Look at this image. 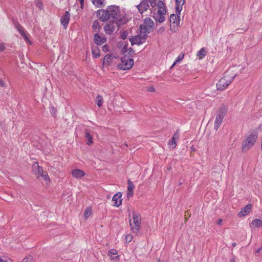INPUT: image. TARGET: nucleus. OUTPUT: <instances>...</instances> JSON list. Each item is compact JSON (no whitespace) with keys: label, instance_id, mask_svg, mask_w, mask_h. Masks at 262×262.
<instances>
[{"label":"nucleus","instance_id":"nucleus-30","mask_svg":"<svg viewBox=\"0 0 262 262\" xmlns=\"http://www.w3.org/2000/svg\"><path fill=\"white\" fill-rule=\"evenodd\" d=\"M96 103L97 104V105L99 107H101L102 105V104H103V98H102V97L101 95H98L96 97Z\"/></svg>","mask_w":262,"mask_h":262},{"label":"nucleus","instance_id":"nucleus-4","mask_svg":"<svg viewBox=\"0 0 262 262\" xmlns=\"http://www.w3.org/2000/svg\"><path fill=\"white\" fill-rule=\"evenodd\" d=\"M235 76L231 78H228L227 76H225L221 78L218 82L216 83V89L219 91H223L229 85L230 83L233 81Z\"/></svg>","mask_w":262,"mask_h":262},{"label":"nucleus","instance_id":"nucleus-55","mask_svg":"<svg viewBox=\"0 0 262 262\" xmlns=\"http://www.w3.org/2000/svg\"><path fill=\"white\" fill-rule=\"evenodd\" d=\"M165 30V28L164 27H161L158 30V33H162V32H163Z\"/></svg>","mask_w":262,"mask_h":262},{"label":"nucleus","instance_id":"nucleus-12","mask_svg":"<svg viewBox=\"0 0 262 262\" xmlns=\"http://www.w3.org/2000/svg\"><path fill=\"white\" fill-rule=\"evenodd\" d=\"M70 14L69 11H66L64 14L60 17L61 24L64 27V28H67L68 26L70 20Z\"/></svg>","mask_w":262,"mask_h":262},{"label":"nucleus","instance_id":"nucleus-57","mask_svg":"<svg viewBox=\"0 0 262 262\" xmlns=\"http://www.w3.org/2000/svg\"><path fill=\"white\" fill-rule=\"evenodd\" d=\"M246 30H247V29H240V28H238L236 30V31H237V33H241V31H243L244 32Z\"/></svg>","mask_w":262,"mask_h":262},{"label":"nucleus","instance_id":"nucleus-7","mask_svg":"<svg viewBox=\"0 0 262 262\" xmlns=\"http://www.w3.org/2000/svg\"><path fill=\"white\" fill-rule=\"evenodd\" d=\"M107 10L109 13L110 17L113 18H117V16L120 13L119 7L116 5L108 6Z\"/></svg>","mask_w":262,"mask_h":262},{"label":"nucleus","instance_id":"nucleus-25","mask_svg":"<svg viewBox=\"0 0 262 262\" xmlns=\"http://www.w3.org/2000/svg\"><path fill=\"white\" fill-rule=\"evenodd\" d=\"M112 62V56L110 54H106L103 58V64L109 66Z\"/></svg>","mask_w":262,"mask_h":262},{"label":"nucleus","instance_id":"nucleus-18","mask_svg":"<svg viewBox=\"0 0 262 262\" xmlns=\"http://www.w3.org/2000/svg\"><path fill=\"white\" fill-rule=\"evenodd\" d=\"M127 42L120 41L118 43L117 47L119 49H121V53L125 55L127 52Z\"/></svg>","mask_w":262,"mask_h":262},{"label":"nucleus","instance_id":"nucleus-26","mask_svg":"<svg viewBox=\"0 0 262 262\" xmlns=\"http://www.w3.org/2000/svg\"><path fill=\"white\" fill-rule=\"evenodd\" d=\"M223 121V119L220 118H218L216 117L215 120L214 122V128L215 130H217L220 127L221 124H222Z\"/></svg>","mask_w":262,"mask_h":262},{"label":"nucleus","instance_id":"nucleus-23","mask_svg":"<svg viewBox=\"0 0 262 262\" xmlns=\"http://www.w3.org/2000/svg\"><path fill=\"white\" fill-rule=\"evenodd\" d=\"M92 29L94 30V31L97 33L100 32L101 29V26L99 25V21L98 20H95L92 25Z\"/></svg>","mask_w":262,"mask_h":262},{"label":"nucleus","instance_id":"nucleus-56","mask_svg":"<svg viewBox=\"0 0 262 262\" xmlns=\"http://www.w3.org/2000/svg\"><path fill=\"white\" fill-rule=\"evenodd\" d=\"M78 1L80 2L81 8L82 9L83 8V6H84V0H78Z\"/></svg>","mask_w":262,"mask_h":262},{"label":"nucleus","instance_id":"nucleus-9","mask_svg":"<svg viewBox=\"0 0 262 262\" xmlns=\"http://www.w3.org/2000/svg\"><path fill=\"white\" fill-rule=\"evenodd\" d=\"M141 14L147 10L149 7L148 0H141L140 3L136 6Z\"/></svg>","mask_w":262,"mask_h":262},{"label":"nucleus","instance_id":"nucleus-63","mask_svg":"<svg viewBox=\"0 0 262 262\" xmlns=\"http://www.w3.org/2000/svg\"><path fill=\"white\" fill-rule=\"evenodd\" d=\"M232 246L233 247H235L236 246V243H233L232 244Z\"/></svg>","mask_w":262,"mask_h":262},{"label":"nucleus","instance_id":"nucleus-51","mask_svg":"<svg viewBox=\"0 0 262 262\" xmlns=\"http://www.w3.org/2000/svg\"><path fill=\"white\" fill-rule=\"evenodd\" d=\"M6 49V47L4 43H0V52H2L4 51Z\"/></svg>","mask_w":262,"mask_h":262},{"label":"nucleus","instance_id":"nucleus-59","mask_svg":"<svg viewBox=\"0 0 262 262\" xmlns=\"http://www.w3.org/2000/svg\"><path fill=\"white\" fill-rule=\"evenodd\" d=\"M261 250H262V248L261 247L259 248L257 250H256L255 253H259L261 251Z\"/></svg>","mask_w":262,"mask_h":262},{"label":"nucleus","instance_id":"nucleus-3","mask_svg":"<svg viewBox=\"0 0 262 262\" xmlns=\"http://www.w3.org/2000/svg\"><path fill=\"white\" fill-rule=\"evenodd\" d=\"M127 54L123 55V57H121L120 60L121 63L117 65V68L119 70H127L130 69L134 65V60L132 58H128Z\"/></svg>","mask_w":262,"mask_h":262},{"label":"nucleus","instance_id":"nucleus-2","mask_svg":"<svg viewBox=\"0 0 262 262\" xmlns=\"http://www.w3.org/2000/svg\"><path fill=\"white\" fill-rule=\"evenodd\" d=\"M154 23L149 17H146L144 20V24L140 25L139 32L142 33H150L154 29Z\"/></svg>","mask_w":262,"mask_h":262},{"label":"nucleus","instance_id":"nucleus-54","mask_svg":"<svg viewBox=\"0 0 262 262\" xmlns=\"http://www.w3.org/2000/svg\"><path fill=\"white\" fill-rule=\"evenodd\" d=\"M126 240L128 242H130L132 240V236L128 235L126 236Z\"/></svg>","mask_w":262,"mask_h":262},{"label":"nucleus","instance_id":"nucleus-46","mask_svg":"<svg viewBox=\"0 0 262 262\" xmlns=\"http://www.w3.org/2000/svg\"><path fill=\"white\" fill-rule=\"evenodd\" d=\"M184 54H181V55H179V56L177 57L176 60V62H179L181 60H182L183 58H184Z\"/></svg>","mask_w":262,"mask_h":262},{"label":"nucleus","instance_id":"nucleus-6","mask_svg":"<svg viewBox=\"0 0 262 262\" xmlns=\"http://www.w3.org/2000/svg\"><path fill=\"white\" fill-rule=\"evenodd\" d=\"M166 7H164L163 10H158L157 13L154 16V18L156 21H158L160 23H162L165 20V17L164 15L166 13Z\"/></svg>","mask_w":262,"mask_h":262},{"label":"nucleus","instance_id":"nucleus-41","mask_svg":"<svg viewBox=\"0 0 262 262\" xmlns=\"http://www.w3.org/2000/svg\"><path fill=\"white\" fill-rule=\"evenodd\" d=\"M185 3V0H176V6H182Z\"/></svg>","mask_w":262,"mask_h":262},{"label":"nucleus","instance_id":"nucleus-38","mask_svg":"<svg viewBox=\"0 0 262 262\" xmlns=\"http://www.w3.org/2000/svg\"><path fill=\"white\" fill-rule=\"evenodd\" d=\"M50 112L51 114H52V115L54 117H56V112H57V110H56V108H55L53 106H51L50 107Z\"/></svg>","mask_w":262,"mask_h":262},{"label":"nucleus","instance_id":"nucleus-64","mask_svg":"<svg viewBox=\"0 0 262 262\" xmlns=\"http://www.w3.org/2000/svg\"><path fill=\"white\" fill-rule=\"evenodd\" d=\"M231 262H235V259L234 258H232L231 260Z\"/></svg>","mask_w":262,"mask_h":262},{"label":"nucleus","instance_id":"nucleus-62","mask_svg":"<svg viewBox=\"0 0 262 262\" xmlns=\"http://www.w3.org/2000/svg\"><path fill=\"white\" fill-rule=\"evenodd\" d=\"M0 262H7V260H4L2 258L0 257Z\"/></svg>","mask_w":262,"mask_h":262},{"label":"nucleus","instance_id":"nucleus-34","mask_svg":"<svg viewBox=\"0 0 262 262\" xmlns=\"http://www.w3.org/2000/svg\"><path fill=\"white\" fill-rule=\"evenodd\" d=\"M92 209L91 208H88L86 209L84 212V216L85 219H88L92 213Z\"/></svg>","mask_w":262,"mask_h":262},{"label":"nucleus","instance_id":"nucleus-47","mask_svg":"<svg viewBox=\"0 0 262 262\" xmlns=\"http://www.w3.org/2000/svg\"><path fill=\"white\" fill-rule=\"evenodd\" d=\"M174 140H177L179 138V132L177 130L173 135L172 137Z\"/></svg>","mask_w":262,"mask_h":262},{"label":"nucleus","instance_id":"nucleus-45","mask_svg":"<svg viewBox=\"0 0 262 262\" xmlns=\"http://www.w3.org/2000/svg\"><path fill=\"white\" fill-rule=\"evenodd\" d=\"M102 51L104 52H107L109 51V48H110V47L108 45H104L103 47H102Z\"/></svg>","mask_w":262,"mask_h":262},{"label":"nucleus","instance_id":"nucleus-8","mask_svg":"<svg viewBox=\"0 0 262 262\" xmlns=\"http://www.w3.org/2000/svg\"><path fill=\"white\" fill-rule=\"evenodd\" d=\"M14 25L17 31L23 37L25 40H28V37L27 36L26 31L25 30L23 27L17 21H14Z\"/></svg>","mask_w":262,"mask_h":262},{"label":"nucleus","instance_id":"nucleus-50","mask_svg":"<svg viewBox=\"0 0 262 262\" xmlns=\"http://www.w3.org/2000/svg\"><path fill=\"white\" fill-rule=\"evenodd\" d=\"M6 85V82L2 79H0V86L3 88V87H5Z\"/></svg>","mask_w":262,"mask_h":262},{"label":"nucleus","instance_id":"nucleus-15","mask_svg":"<svg viewBox=\"0 0 262 262\" xmlns=\"http://www.w3.org/2000/svg\"><path fill=\"white\" fill-rule=\"evenodd\" d=\"M94 41L97 45L100 46L106 41V38L101 37L98 33H96L94 35Z\"/></svg>","mask_w":262,"mask_h":262},{"label":"nucleus","instance_id":"nucleus-58","mask_svg":"<svg viewBox=\"0 0 262 262\" xmlns=\"http://www.w3.org/2000/svg\"><path fill=\"white\" fill-rule=\"evenodd\" d=\"M148 91L149 92H154L155 91V89L154 87L151 86V87H149L148 89Z\"/></svg>","mask_w":262,"mask_h":262},{"label":"nucleus","instance_id":"nucleus-49","mask_svg":"<svg viewBox=\"0 0 262 262\" xmlns=\"http://www.w3.org/2000/svg\"><path fill=\"white\" fill-rule=\"evenodd\" d=\"M127 51H128V53L127 54L129 55L133 54L135 52L134 49L132 48H130L128 49H127Z\"/></svg>","mask_w":262,"mask_h":262},{"label":"nucleus","instance_id":"nucleus-53","mask_svg":"<svg viewBox=\"0 0 262 262\" xmlns=\"http://www.w3.org/2000/svg\"><path fill=\"white\" fill-rule=\"evenodd\" d=\"M147 33H144L143 35H141V34H139V35L140 36V38H141V40H144L145 39H146L147 37V35L146 34Z\"/></svg>","mask_w":262,"mask_h":262},{"label":"nucleus","instance_id":"nucleus-37","mask_svg":"<svg viewBox=\"0 0 262 262\" xmlns=\"http://www.w3.org/2000/svg\"><path fill=\"white\" fill-rule=\"evenodd\" d=\"M133 221H141L140 214L134 212L133 213Z\"/></svg>","mask_w":262,"mask_h":262},{"label":"nucleus","instance_id":"nucleus-32","mask_svg":"<svg viewBox=\"0 0 262 262\" xmlns=\"http://www.w3.org/2000/svg\"><path fill=\"white\" fill-rule=\"evenodd\" d=\"M127 191H134V189L135 188V186L133 183L129 179L127 180Z\"/></svg>","mask_w":262,"mask_h":262},{"label":"nucleus","instance_id":"nucleus-13","mask_svg":"<svg viewBox=\"0 0 262 262\" xmlns=\"http://www.w3.org/2000/svg\"><path fill=\"white\" fill-rule=\"evenodd\" d=\"M252 205L251 204H247L246 206L242 208L241 211L238 213L239 217H244L248 214L252 209Z\"/></svg>","mask_w":262,"mask_h":262},{"label":"nucleus","instance_id":"nucleus-1","mask_svg":"<svg viewBox=\"0 0 262 262\" xmlns=\"http://www.w3.org/2000/svg\"><path fill=\"white\" fill-rule=\"evenodd\" d=\"M258 137L257 132L254 130L251 135L247 136L243 143L242 150H247L253 146L256 141Z\"/></svg>","mask_w":262,"mask_h":262},{"label":"nucleus","instance_id":"nucleus-11","mask_svg":"<svg viewBox=\"0 0 262 262\" xmlns=\"http://www.w3.org/2000/svg\"><path fill=\"white\" fill-rule=\"evenodd\" d=\"M115 20L110 21L108 24H106L103 29L106 34H111L115 30V27L114 25Z\"/></svg>","mask_w":262,"mask_h":262},{"label":"nucleus","instance_id":"nucleus-16","mask_svg":"<svg viewBox=\"0 0 262 262\" xmlns=\"http://www.w3.org/2000/svg\"><path fill=\"white\" fill-rule=\"evenodd\" d=\"M129 40L131 42L132 46H134V45H140L144 42V41H141L140 36L138 35L130 36Z\"/></svg>","mask_w":262,"mask_h":262},{"label":"nucleus","instance_id":"nucleus-29","mask_svg":"<svg viewBox=\"0 0 262 262\" xmlns=\"http://www.w3.org/2000/svg\"><path fill=\"white\" fill-rule=\"evenodd\" d=\"M104 0H92L93 4L97 8H99L103 5Z\"/></svg>","mask_w":262,"mask_h":262},{"label":"nucleus","instance_id":"nucleus-42","mask_svg":"<svg viewBox=\"0 0 262 262\" xmlns=\"http://www.w3.org/2000/svg\"><path fill=\"white\" fill-rule=\"evenodd\" d=\"M117 251L115 249H111L108 251V255L111 257H112L113 255L117 254Z\"/></svg>","mask_w":262,"mask_h":262},{"label":"nucleus","instance_id":"nucleus-48","mask_svg":"<svg viewBox=\"0 0 262 262\" xmlns=\"http://www.w3.org/2000/svg\"><path fill=\"white\" fill-rule=\"evenodd\" d=\"M133 194H134V191H127V194H126L127 198L129 199V198L133 196Z\"/></svg>","mask_w":262,"mask_h":262},{"label":"nucleus","instance_id":"nucleus-10","mask_svg":"<svg viewBox=\"0 0 262 262\" xmlns=\"http://www.w3.org/2000/svg\"><path fill=\"white\" fill-rule=\"evenodd\" d=\"M141 221H133V223L132 221L129 220V225L130 226L131 230L133 233L138 234L140 232Z\"/></svg>","mask_w":262,"mask_h":262},{"label":"nucleus","instance_id":"nucleus-21","mask_svg":"<svg viewBox=\"0 0 262 262\" xmlns=\"http://www.w3.org/2000/svg\"><path fill=\"white\" fill-rule=\"evenodd\" d=\"M116 19V20L115 21V23L118 27H120L121 26L127 24L128 21L127 19L125 17V16L120 18H118L117 17V18Z\"/></svg>","mask_w":262,"mask_h":262},{"label":"nucleus","instance_id":"nucleus-40","mask_svg":"<svg viewBox=\"0 0 262 262\" xmlns=\"http://www.w3.org/2000/svg\"><path fill=\"white\" fill-rule=\"evenodd\" d=\"M168 144L170 145H174L173 148H175L176 146L177 145L176 140H174L173 138H172L171 140H169Z\"/></svg>","mask_w":262,"mask_h":262},{"label":"nucleus","instance_id":"nucleus-28","mask_svg":"<svg viewBox=\"0 0 262 262\" xmlns=\"http://www.w3.org/2000/svg\"><path fill=\"white\" fill-rule=\"evenodd\" d=\"M196 55L199 56V59L203 58L206 55V51L204 48H202L197 53Z\"/></svg>","mask_w":262,"mask_h":262},{"label":"nucleus","instance_id":"nucleus-20","mask_svg":"<svg viewBox=\"0 0 262 262\" xmlns=\"http://www.w3.org/2000/svg\"><path fill=\"white\" fill-rule=\"evenodd\" d=\"M34 168H37L35 170V172L36 174V177L38 179L40 178V176L43 174L45 171L43 170L42 167L41 166H39L37 163H35L33 164Z\"/></svg>","mask_w":262,"mask_h":262},{"label":"nucleus","instance_id":"nucleus-14","mask_svg":"<svg viewBox=\"0 0 262 262\" xmlns=\"http://www.w3.org/2000/svg\"><path fill=\"white\" fill-rule=\"evenodd\" d=\"M122 193L120 192L116 193L113 197L112 201L114 202V206L118 207L121 204Z\"/></svg>","mask_w":262,"mask_h":262},{"label":"nucleus","instance_id":"nucleus-19","mask_svg":"<svg viewBox=\"0 0 262 262\" xmlns=\"http://www.w3.org/2000/svg\"><path fill=\"white\" fill-rule=\"evenodd\" d=\"M72 175L75 178L80 179L85 176V173L82 170L76 169L72 171Z\"/></svg>","mask_w":262,"mask_h":262},{"label":"nucleus","instance_id":"nucleus-27","mask_svg":"<svg viewBox=\"0 0 262 262\" xmlns=\"http://www.w3.org/2000/svg\"><path fill=\"white\" fill-rule=\"evenodd\" d=\"M251 224L255 227H259L262 226V221L260 219H256L252 221Z\"/></svg>","mask_w":262,"mask_h":262},{"label":"nucleus","instance_id":"nucleus-61","mask_svg":"<svg viewBox=\"0 0 262 262\" xmlns=\"http://www.w3.org/2000/svg\"><path fill=\"white\" fill-rule=\"evenodd\" d=\"M258 129L260 130H262V123L259 125Z\"/></svg>","mask_w":262,"mask_h":262},{"label":"nucleus","instance_id":"nucleus-39","mask_svg":"<svg viewBox=\"0 0 262 262\" xmlns=\"http://www.w3.org/2000/svg\"><path fill=\"white\" fill-rule=\"evenodd\" d=\"M40 178H42L43 180L47 181H49L50 180V178H49V177L48 174V173L47 172H45L44 173H43V174H41L40 176Z\"/></svg>","mask_w":262,"mask_h":262},{"label":"nucleus","instance_id":"nucleus-31","mask_svg":"<svg viewBox=\"0 0 262 262\" xmlns=\"http://www.w3.org/2000/svg\"><path fill=\"white\" fill-rule=\"evenodd\" d=\"M182 10V6H176V15L178 17V23L179 24L180 23V13H181V12Z\"/></svg>","mask_w":262,"mask_h":262},{"label":"nucleus","instance_id":"nucleus-60","mask_svg":"<svg viewBox=\"0 0 262 262\" xmlns=\"http://www.w3.org/2000/svg\"><path fill=\"white\" fill-rule=\"evenodd\" d=\"M222 222H223V221L222 219H219L217 222V224L219 225H221L222 223Z\"/></svg>","mask_w":262,"mask_h":262},{"label":"nucleus","instance_id":"nucleus-44","mask_svg":"<svg viewBox=\"0 0 262 262\" xmlns=\"http://www.w3.org/2000/svg\"><path fill=\"white\" fill-rule=\"evenodd\" d=\"M22 262H32V257L31 256L24 258Z\"/></svg>","mask_w":262,"mask_h":262},{"label":"nucleus","instance_id":"nucleus-36","mask_svg":"<svg viewBox=\"0 0 262 262\" xmlns=\"http://www.w3.org/2000/svg\"><path fill=\"white\" fill-rule=\"evenodd\" d=\"M128 32L126 30L120 31V38L123 40L127 37Z\"/></svg>","mask_w":262,"mask_h":262},{"label":"nucleus","instance_id":"nucleus-24","mask_svg":"<svg viewBox=\"0 0 262 262\" xmlns=\"http://www.w3.org/2000/svg\"><path fill=\"white\" fill-rule=\"evenodd\" d=\"M92 53L93 57L95 58L99 57L100 55V50L97 46L92 47Z\"/></svg>","mask_w":262,"mask_h":262},{"label":"nucleus","instance_id":"nucleus-17","mask_svg":"<svg viewBox=\"0 0 262 262\" xmlns=\"http://www.w3.org/2000/svg\"><path fill=\"white\" fill-rule=\"evenodd\" d=\"M228 111V108L223 105L220 108V110L217 111L216 116L218 118H220L223 119L224 118L225 115H226Z\"/></svg>","mask_w":262,"mask_h":262},{"label":"nucleus","instance_id":"nucleus-52","mask_svg":"<svg viewBox=\"0 0 262 262\" xmlns=\"http://www.w3.org/2000/svg\"><path fill=\"white\" fill-rule=\"evenodd\" d=\"M36 6L37 7H38L39 8H40V9H41L42 8V7H43V4L41 2H38L37 3H36Z\"/></svg>","mask_w":262,"mask_h":262},{"label":"nucleus","instance_id":"nucleus-33","mask_svg":"<svg viewBox=\"0 0 262 262\" xmlns=\"http://www.w3.org/2000/svg\"><path fill=\"white\" fill-rule=\"evenodd\" d=\"M177 18H178V17L175 14H171L170 15V18H169V21L170 23H172V24H175V23H177Z\"/></svg>","mask_w":262,"mask_h":262},{"label":"nucleus","instance_id":"nucleus-35","mask_svg":"<svg viewBox=\"0 0 262 262\" xmlns=\"http://www.w3.org/2000/svg\"><path fill=\"white\" fill-rule=\"evenodd\" d=\"M156 6H157L158 10H163V8L164 7H166L165 6L164 3L163 2V1L159 0L158 1Z\"/></svg>","mask_w":262,"mask_h":262},{"label":"nucleus","instance_id":"nucleus-43","mask_svg":"<svg viewBox=\"0 0 262 262\" xmlns=\"http://www.w3.org/2000/svg\"><path fill=\"white\" fill-rule=\"evenodd\" d=\"M150 4L151 6L154 8L156 6L157 3H156V0H148V3Z\"/></svg>","mask_w":262,"mask_h":262},{"label":"nucleus","instance_id":"nucleus-5","mask_svg":"<svg viewBox=\"0 0 262 262\" xmlns=\"http://www.w3.org/2000/svg\"><path fill=\"white\" fill-rule=\"evenodd\" d=\"M96 15L102 22H105L110 18V14L107 9H101L98 10L96 12Z\"/></svg>","mask_w":262,"mask_h":262},{"label":"nucleus","instance_id":"nucleus-22","mask_svg":"<svg viewBox=\"0 0 262 262\" xmlns=\"http://www.w3.org/2000/svg\"><path fill=\"white\" fill-rule=\"evenodd\" d=\"M85 137L86 138V143L89 145H91L93 143V138L90 134V133L88 129L84 130Z\"/></svg>","mask_w":262,"mask_h":262}]
</instances>
